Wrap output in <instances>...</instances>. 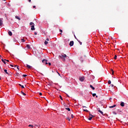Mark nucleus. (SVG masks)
I'll list each match as a JSON object with an SVG mask.
<instances>
[{"label": "nucleus", "mask_w": 128, "mask_h": 128, "mask_svg": "<svg viewBox=\"0 0 128 128\" xmlns=\"http://www.w3.org/2000/svg\"><path fill=\"white\" fill-rule=\"evenodd\" d=\"M67 56L66 54L62 53L59 56V57L60 58H61L62 60H66V58H67Z\"/></svg>", "instance_id": "f257e3e1"}, {"label": "nucleus", "mask_w": 128, "mask_h": 128, "mask_svg": "<svg viewBox=\"0 0 128 128\" xmlns=\"http://www.w3.org/2000/svg\"><path fill=\"white\" fill-rule=\"evenodd\" d=\"M30 26H31V30H34L36 28H34V24L32 22H30Z\"/></svg>", "instance_id": "f03ea898"}, {"label": "nucleus", "mask_w": 128, "mask_h": 128, "mask_svg": "<svg viewBox=\"0 0 128 128\" xmlns=\"http://www.w3.org/2000/svg\"><path fill=\"white\" fill-rule=\"evenodd\" d=\"M42 62H43V64H48V60H47L44 59L42 60Z\"/></svg>", "instance_id": "7ed1b4c3"}, {"label": "nucleus", "mask_w": 128, "mask_h": 128, "mask_svg": "<svg viewBox=\"0 0 128 128\" xmlns=\"http://www.w3.org/2000/svg\"><path fill=\"white\" fill-rule=\"evenodd\" d=\"M79 80L80 82H84V77H80Z\"/></svg>", "instance_id": "20e7f679"}, {"label": "nucleus", "mask_w": 128, "mask_h": 128, "mask_svg": "<svg viewBox=\"0 0 128 128\" xmlns=\"http://www.w3.org/2000/svg\"><path fill=\"white\" fill-rule=\"evenodd\" d=\"M74 41H70V46H74Z\"/></svg>", "instance_id": "39448f33"}, {"label": "nucleus", "mask_w": 128, "mask_h": 128, "mask_svg": "<svg viewBox=\"0 0 128 128\" xmlns=\"http://www.w3.org/2000/svg\"><path fill=\"white\" fill-rule=\"evenodd\" d=\"M2 62H4V64H6V60H4H4L3 58H2Z\"/></svg>", "instance_id": "423d86ee"}, {"label": "nucleus", "mask_w": 128, "mask_h": 128, "mask_svg": "<svg viewBox=\"0 0 128 128\" xmlns=\"http://www.w3.org/2000/svg\"><path fill=\"white\" fill-rule=\"evenodd\" d=\"M8 34H9V36H12V32H10V31H8Z\"/></svg>", "instance_id": "0eeeda50"}, {"label": "nucleus", "mask_w": 128, "mask_h": 128, "mask_svg": "<svg viewBox=\"0 0 128 128\" xmlns=\"http://www.w3.org/2000/svg\"><path fill=\"white\" fill-rule=\"evenodd\" d=\"M2 19H0V26H2L3 23H2Z\"/></svg>", "instance_id": "6e6552de"}, {"label": "nucleus", "mask_w": 128, "mask_h": 128, "mask_svg": "<svg viewBox=\"0 0 128 128\" xmlns=\"http://www.w3.org/2000/svg\"><path fill=\"white\" fill-rule=\"evenodd\" d=\"M120 105L121 106H124V102H121Z\"/></svg>", "instance_id": "1a4fd4ad"}, {"label": "nucleus", "mask_w": 128, "mask_h": 128, "mask_svg": "<svg viewBox=\"0 0 128 128\" xmlns=\"http://www.w3.org/2000/svg\"><path fill=\"white\" fill-rule=\"evenodd\" d=\"M116 104H114V105L112 106H110V108H116Z\"/></svg>", "instance_id": "9d476101"}, {"label": "nucleus", "mask_w": 128, "mask_h": 128, "mask_svg": "<svg viewBox=\"0 0 128 128\" xmlns=\"http://www.w3.org/2000/svg\"><path fill=\"white\" fill-rule=\"evenodd\" d=\"M98 112H100V114H101L104 115V112H102V110H98Z\"/></svg>", "instance_id": "9b49d317"}, {"label": "nucleus", "mask_w": 128, "mask_h": 128, "mask_svg": "<svg viewBox=\"0 0 128 128\" xmlns=\"http://www.w3.org/2000/svg\"><path fill=\"white\" fill-rule=\"evenodd\" d=\"M26 67L28 68H32V66L26 64Z\"/></svg>", "instance_id": "f8f14e48"}, {"label": "nucleus", "mask_w": 128, "mask_h": 128, "mask_svg": "<svg viewBox=\"0 0 128 128\" xmlns=\"http://www.w3.org/2000/svg\"><path fill=\"white\" fill-rule=\"evenodd\" d=\"M4 72H6V74H8V70H4Z\"/></svg>", "instance_id": "ddd939ff"}, {"label": "nucleus", "mask_w": 128, "mask_h": 128, "mask_svg": "<svg viewBox=\"0 0 128 128\" xmlns=\"http://www.w3.org/2000/svg\"><path fill=\"white\" fill-rule=\"evenodd\" d=\"M66 120H68V122H70V116H67Z\"/></svg>", "instance_id": "4468645a"}, {"label": "nucleus", "mask_w": 128, "mask_h": 128, "mask_svg": "<svg viewBox=\"0 0 128 128\" xmlns=\"http://www.w3.org/2000/svg\"><path fill=\"white\" fill-rule=\"evenodd\" d=\"M16 18L17 20H20V18L18 17V16H16Z\"/></svg>", "instance_id": "2eb2a0df"}, {"label": "nucleus", "mask_w": 128, "mask_h": 128, "mask_svg": "<svg viewBox=\"0 0 128 128\" xmlns=\"http://www.w3.org/2000/svg\"><path fill=\"white\" fill-rule=\"evenodd\" d=\"M110 72H111V74H114V70L112 69L110 70Z\"/></svg>", "instance_id": "dca6fc26"}, {"label": "nucleus", "mask_w": 128, "mask_h": 128, "mask_svg": "<svg viewBox=\"0 0 128 128\" xmlns=\"http://www.w3.org/2000/svg\"><path fill=\"white\" fill-rule=\"evenodd\" d=\"M90 88H92V90H94L95 89L94 87H93L92 85H90Z\"/></svg>", "instance_id": "f3484780"}, {"label": "nucleus", "mask_w": 128, "mask_h": 128, "mask_svg": "<svg viewBox=\"0 0 128 128\" xmlns=\"http://www.w3.org/2000/svg\"><path fill=\"white\" fill-rule=\"evenodd\" d=\"M44 44H45L46 46V44H48V41L46 40V41L44 42Z\"/></svg>", "instance_id": "a211bd4d"}, {"label": "nucleus", "mask_w": 128, "mask_h": 128, "mask_svg": "<svg viewBox=\"0 0 128 128\" xmlns=\"http://www.w3.org/2000/svg\"><path fill=\"white\" fill-rule=\"evenodd\" d=\"M19 86H21V88H24V86H22V84H19Z\"/></svg>", "instance_id": "6ab92c4d"}, {"label": "nucleus", "mask_w": 128, "mask_h": 128, "mask_svg": "<svg viewBox=\"0 0 128 128\" xmlns=\"http://www.w3.org/2000/svg\"><path fill=\"white\" fill-rule=\"evenodd\" d=\"M26 48H28V49H30V46L29 44H27V45H26Z\"/></svg>", "instance_id": "aec40b11"}, {"label": "nucleus", "mask_w": 128, "mask_h": 128, "mask_svg": "<svg viewBox=\"0 0 128 128\" xmlns=\"http://www.w3.org/2000/svg\"><path fill=\"white\" fill-rule=\"evenodd\" d=\"M92 116H90V117H89V118H88V120H92Z\"/></svg>", "instance_id": "412c9836"}, {"label": "nucleus", "mask_w": 128, "mask_h": 128, "mask_svg": "<svg viewBox=\"0 0 128 128\" xmlns=\"http://www.w3.org/2000/svg\"><path fill=\"white\" fill-rule=\"evenodd\" d=\"M21 42H26V40H24V39L22 38L21 40Z\"/></svg>", "instance_id": "4be33fe9"}, {"label": "nucleus", "mask_w": 128, "mask_h": 128, "mask_svg": "<svg viewBox=\"0 0 128 128\" xmlns=\"http://www.w3.org/2000/svg\"><path fill=\"white\" fill-rule=\"evenodd\" d=\"M21 94H23V96H26V94L24 92L22 91L21 92Z\"/></svg>", "instance_id": "5701e85b"}, {"label": "nucleus", "mask_w": 128, "mask_h": 128, "mask_svg": "<svg viewBox=\"0 0 128 128\" xmlns=\"http://www.w3.org/2000/svg\"><path fill=\"white\" fill-rule=\"evenodd\" d=\"M66 110L68 112H70V108H66Z\"/></svg>", "instance_id": "b1692460"}, {"label": "nucleus", "mask_w": 128, "mask_h": 128, "mask_svg": "<svg viewBox=\"0 0 128 128\" xmlns=\"http://www.w3.org/2000/svg\"><path fill=\"white\" fill-rule=\"evenodd\" d=\"M16 76H20V74L18 73H16Z\"/></svg>", "instance_id": "393cba45"}, {"label": "nucleus", "mask_w": 128, "mask_h": 128, "mask_svg": "<svg viewBox=\"0 0 128 128\" xmlns=\"http://www.w3.org/2000/svg\"><path fill=\"white\" fill-rule=\"evenodd\" d=\"M80 62H84V60H82V57H81L80 58Z\"/></svg>", "instance_id": "a878e982"}, {"label": "nucleus", "mask_w": 128, "mask_h": 128, "mask_svg": "<svg viewBox=\"0 0 128 128\" xmlns=\"http://www.w3.org/2000/svg\"><path fill=\"white\" fill-rule=\"evenodd\" d=\"M112 84V81H110V80H109L108 81V84Z\"/></svg>", "instance_id": "bb28decb"}, {"label": "nucleus", "mask_w": 128, "mask_h": 128, "mask_svg": "<svg viewBox=\"0 0 128 128\" xmlns=\"http://www.w3.org/2000/svg\"><path fill=\"white\" fill-rule=\"evenodd\" d=\"M92 96H96V94H92Z\"/></svg>", "instance_id": "cd10ccee"}, {"label": "nucleus", "mask_w": 128, "mask_h": 128, "mask_svg": "<svg viewBox=\"0 0 128 128\" xmlns=\"http://www.w3.org/2000/svg\"><path fill=\"white\" fill-rule=\"evenodd\" d=\"M22 76H24V78H26V76H28V75H26V74H23Z\"/></svg>", "instance_id": "c85d7f7f"}, {"label": "nucleus", "mask_w": 128, "mask_h": 128, "mask_svg": "<svg viewBox=\"0 0 128 128\" xmlns=\"http://www.w3.org/2000/svg\"><path fill=\"white\" fill-rule=\"evenodd\" d=\"M28 126L30 128H34V126L33 125H31V124L28 125Z\"/></svg>", "instance_id": "c756f323"}, {"label": "nucleus", "mask_w": 128, "mask_h": 128, "mask_svg": "<svg viewBox=\"0 0 128 128\" xmlns=\"http://www.w3.org/2000/svg\"><path fill=\"white\" fill-rule=\"evenodd\" d=\"M116 58H118V56H116V55H115L114 56V60H116Z\"/></svg>", "instance_id": "7c9ffc66"}, {"label": "nucleus", "mask_w": 128, "mask_h": 128, "mask_svg": "<svg viewBox=\"0 0 128 128\" xmlns=\"http://www.w3.org/2000/svg\"><path fill=\"white\" fill-rule=\"evenodd\" d=\"M78 42L80 43V44L82 46V42H80V40H78Z\"/></svg>", "instance_id": "2f4dec72"}, {"label": "nucleus", "mask_w": 128, "mask_h": 128, "mask_svg": "<svg viewBox=\"0 0 128 128\" xmlns=\"http://www.w3.org/2000/svg\"><path fill=\"white\" fill-rule=\"evenodd\" d=\"M86 55H84L83 58L84 60H86Z\"/></svg>", "instance_id": "473e14b6"}, {"label": "nucleus", "mask_w": 128, "mask_h": 128, "mask_svg": "<svg viewBox=\"0 0 128 128\" xmlns=\"http://www.w3.org/2000/svg\"><path fill=\"white\" fill-rule=\"evenodd\" d=\"M46 42H50V39H48V38H47L46 39Z\"/></svg>", "instance_id": "72a5a7b5"}, {"label": "nucleus", "mask_w": 128, "mask_h": 128, "mask_svg": "<svg viewBox=\"0 0 128 128\" xmlns=\"http://www.w3.org/2000/svg\"><path fill=\"white\" fill-rule=\"evenodd\" d=\"M60 98L62 100V96H60Z\"/></svg>", "instance_id": "f704fd0d"}, {"label": "nucleus", "mask_w": 128, "mask_h": 128, "mask_svg": "<svg viewBox=\"0 0 128 128\" xmlns=\"http://www.w3.org/2000/svg\"><path fill=\"white\" fill-rule=\"evenodd\" d=\"M84 110V112H88V110Z\"/></svg>", "instance_id": "c9c22d12"}, {"label": "nucleus", "mask_w": 128, "mask_h": 128, "mask_svg": "<svg viewBox=\"0 0 128 128\" xmlns=\"http://www.w3.org/2000/svg\"><path fill=\"white\" fill-rule=\"evenodd\" d=\"M90 116H92V118H94V116H92V114H90Z\"/></svg>", "instance_id": "e433bc0d"}, {"label": "nucleus", "mask_w": 128, "mask_h": 128, "mask_svg": "<svg viewBox=\"0 0 128 128\" xmlns=\"http://www.w3.org/2000/svg\"><path fill=\"white\" fill-rule=\"evenodd\" d=\"M4 60H6V62H10V60H6V59H4Z\"/></svg>", "instance_id": "4c0bfd02"}, {"label": "nucleus", "mask_w": 128, "mask_h": 128, "mask_svg": "<svg viewBox=\"0 0 128 128\" xmlns=\"http://www.w3.org/2000/svg\"><path fill=\"white\" fill-rule=\"evenodd\" d=\"M71 116H72V118H74V114H72L71 115Z\"/></svg>", "instance_id": "58836bf2"}, {"label": "nucleus", "mask_w": 128, "mask_h": 128, "mask_svg": "<svg viewBox=\"0 0 128 128\" xmlns=\"http://www.w3.org/2000/svg\"><path fill=\"white\" fill-rule=\"evenodd\" d=\"M39 94L40 96H42V92H40Z\"/></svg>", "instance_id": "ea45409f"}, {"label": "nucleus", "mask_w": 128, "mask_h": 128, "mask_svg": "<svg viewBox=\"0 0 128 128\" xmlns=\"http://www.w3.org/2000/svg\"><path fill=\"white\" fill-rule=\"evenodd\" d=\"M60 32H62V30L60 29Z\"/></svg>", "instance_id": "a19ab883"}, {"label": "nucleus", "mask_w": 128, "mask_h": 128, "mask_svg": "<svg viewBox=\"0 0 128 128\" xmlns=\"http://www.w3.org/2000/svg\"><path fill=\"white\" fill-rule=\"evenodd\" d=\"M10 66H12V68H14V65L12 64H10Z\"/></svg>", "instance_id": "79ce46f5"}, {"label": "nucleus", "mask_w": 128, "mask_h": 128, "mask_svg": "<svg viewBox=\"0 0 128 128\" xmlns=\"http://www.w3.org/2000/svg\"><path fill=\"white\" fill-rule=\"evenodd\" d=\"M34 34H35V36H36V34H38V33H36V32H35Z\"/></svg>", "instance_id": "37998d69"}, {"label": "nucleus", "mask_w": 128, "mask_h": 128, "mask_svg": "<svg viewBox=\"0 0 128 128\" xmlns=\"http://www.w3.org/2000/svg\"><path fill=\"white\" fill-rule=\"evenodd\" d=\"M48 65H49V66H52V64H50V62H49V63H48Z\"/></svg>", "instance_id": "c03bdc74"}, {"label": "nucleus", "mask_w": 128, "mask_h": 128, "mask_svg": "<svg viewBox=\"0 0 128 128\" xmlns=\"http://www.w3.org/2000/svg\"><path fill=\"white\" fill-rule=\"evenodd\" d=\"M114 114H116V112H113Z\"/></svg>", "instance_id": "a18cd8bd"}, {"label": "nucleus", "mask_w": 128, "mask_h": 128, "mask_svg": "<svg viewBox=\"0 0 128 128\" xmlns=\"http://www.w3.org/2000/svg\"><path fill=\"white\" fill-rule=\"evenodd\" d=\"M56 72H57V74H58L59 76H60V74L58 72V71Z\"/></svg>", "instance_id": "49530a36"}, {"label": "nucleus", "mask_w": 128, "mask_h": 128, "mask_svg": "<svg viewBox=\"0 0 128 128\" xmlns=\"http://www.w3.org/2000/svg\"><path fill=\"white\" fill-rule=\"evenodd\" d=\"M29 2H32V0H28Z\"/></svg>", "instance_id": "de8ad7c7"}, {"label": "nucleus", "mask_w": 128, "mask_h": 128, "mask_svg": "<svg viewBox=\"0 0 128 128\" xmlns=\"http://www.w3.org/2000/svg\"><path fill=\"white\" fill-rule=\"evenodd\" d=\"M18 70H20V68H18V66H17Z\"/></svg>", "instance_id": "09e8293b"}, {"label": "nucleus", "mask_w": 128, "mask_h": 128, "mask_svg": "<svg viewBox=\"0 0 128 128\" xmlns=\"http://www.w3.org/2000/svg\"><path fill=\"white\" fill-rule=\"evenodd\" d=\"M34 8H35L36 6H33Z\"/></svg>", "instance_id": "8fccbe9b"}, {"label": "nucleus", "mask_w": 128, "mask_h": 128, "mask_svg": "<svg viewBox=\"0 0 128 128\" xmlns=\"http://www.w3.org/2000/svg\"><path fill=\"white\" fill-rule=\"evenodd\" d=\"M64 106H66V103H64Z\"/></svg>", "instance_id": "3c124183"}, {"label": "nucleus", "mask_w": 128, "mask_h": 128, "mask_svg": "<svg viewBox=\"0 0 128 128\" xmlns=\"http://www.w3.org/2000/svg\"><path fill=\"white\" fill-rule=\"evenodd\" d=\"M110 86L112 87L114 86V84H111Z\"/></svg>", "instance_id": "603ef678"}, {"label": "nucleus", "mask_w": 128, "mask_h": 128, "mask_svg": "<svg viewBox=\"0 0 128 128\" xmlns=\"http://www.w3.org/2000/svg\"><path fill=\"white\" fill-rule=\"evenodd\" d=\"M67 94V96H68V98H70V96L68 94Z\"/></svg>", "instance_id": "864d4df0"}, {"label": "nucleus", "mask_w": 128, "mask_h": 128, "mask_svg": "<svg viewBox=\"0 0 128 128\" xmlns=\"http://www.w3.org/2000/svg\"><path fill=\"white\" fill-rule=\"evenodd\" d=\"M82 108H86V107L85 106H82Z\"/></svg>", "instance_id": "5fc2aeb1"}, {"label": "nucleus", "mask_w": 128, "mask_h": 128, "mask_svg": "<svg viewBox=\"0 0 128 128\" xmlns=\"http://www.w3.org/2000/svg\"><path fill=\"white\" fill-rule=\"evenodd\" d=\"M0 68L1 69V70H2V67L0 66Z\"/></svg>", "instance_id": "6e6d98bb"}, {"label": "nucleus", "mask_w": 128, "mask_h": 128, "mask_svg": "<svg viewBox=\"0 0 128 128\" xmlns=\"http://www.w3.org/2000/svg\"><path fill=\"white\" fill-rule=\"evenodd\" d=\"M96 98H98V96H96Z\"/></svg>", "instance_id": "4d7b16f0"}, {"label": "nucleus", "mask_w": 128, "mask_h": 128, "mask_svg": "<svg viewBox=\"0 0 128 128\" xmlns=\"http://www.w3.org/2000/svg\"><path fill=\"white\" fill-rule=\"evenodd\" d=\"M0 58H2V56L0 55Z\"/></svg>", "instance_id": "13d9d810"}, {"label": "nucleus", "mask_w": 128, "mask_h": 128, "mask_svg": "<svg viewBox=\"0 0 128 128\" xmlns=\"http://www.w3.org/2000/svg\"><path fill=\"white\" fill-rule=\"evenodd\" d=\"M16 66H14V68H16Z\"/></svg>", "instance_id": "bf43d9fd"}, {"label": "nucleus", "mask_w": 128, "mask_h": 128, "mask_svg": "<svg viewBox=\"0 0 128 128\" xmlns=\"http://www.w3.org/2000/svg\"><path fill=\"white\" fill-rule=\"evenodd\" d=\"M0 58H1V59H2V57H0Z\"/></svg>", "instance_id": "052dcab7"}, {"label": "nucleus", "mask_w": 128, "mask_h": 128, "mask_svg": "<svg viewBox=\"0 0 128 128\" xmlns=\"http://www.w3.org/2000/svg\"><path fill=\"white\" fill-rule=\"evenodd\" d=\"M52 72H54V70H52Z\"/></svg>", "instance_id": "680f3d73"}, {"label": "nucleus", "mask_w": 128, "mask_h": 128, "mask_svg": "<svg viewBox=\"0 0 128 128\" xmlns=\"http://www.w3.org/2000/svg\"><path fill=\"white\" fill-rule=\"evenodd\" d=\"M36 126H38V125H36Z\"/></svg>", "instance_id": "e2e57ef3"}, {"label": "nucleus", "mask_w": 128, "mask_h": 128, "mask_svg": "<svg viewBox=\"0 0 128 128\" xmlns=\"http://www.w3.org/2000/svg\"><path fill=\"white\" fill-rule=\"evenodd\" d=\"M4 0V1H5L6 0Z\"/></svg>", "instance_id": "0e129e2a"}]
</instances>
